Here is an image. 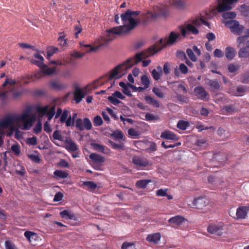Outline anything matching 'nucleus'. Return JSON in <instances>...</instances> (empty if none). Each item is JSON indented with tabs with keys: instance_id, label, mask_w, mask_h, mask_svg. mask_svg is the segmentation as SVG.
<instances>
[{
	"instance_id": "obj_10",
	"label": "nucleus",
	"mask_w": 249,
	"mask_h": 249,
	"mask_svg": "<svg viewBox=\"0 0 249 249\" xmlns=\"http://www.w3.org/2000/svg\"><path fill=\"white\" fill-rule=\"evenodd\" d=\"M223 224H211L208 227L207 231L211 234L221 235L223 233Z\"/></svg>"
},
{
	"instance_id": "obj_61",
	"label": "nucleus",
	"mask_w": 249,
	"mask_h": 249,
	"mask_svg": "<svg viewBox=\"0 0 249 249\" xmlns=\"http://www.w3.org/2000/svg\"><path fill=\"white\" fill-rule=\"evenodd\" d=\"M69 112L68 110H64L60 117V121L61 123H64L67 120Z\"/></svg>"
},
{
	"instance_id": "obj_3",
	"label": "nucleus",
	"mask_w": 249,
	"mask_h": 249,
	"mask_svg": "<svg viewBox=\"0 0 249 249\" xmlns=\"http://www.w3.org/2000/svg\"><path fill=\"white\" fill-rule=\"evenodd\" d=\"M33 116L30 114V110L28 109L21 115L16 116H7L3 119L0 120V130L11 126L15 122H19L23 123L21 129L23 130H29L32 126Z\"/></svg>"
},
{
	"instance_id": "obj_38",
	"label": "nucleus",
	"mask_w": 249,
	"mask_h": 249,
	"mask_svg": "<svg viewBox=\"0 0 249 249\" xmlns=\"http://www.w3.org/2000/svg\"><path fill=\"white\" fill-rule=\"evenodd\" d=\"M108 142L111 145L113 149L119 150H124V145L123 143H117L111 140H109Z\"/></svg>"
},
{
	"instance_id": "obj_33",
	"label": "nucleus",
	"mask_w": 249,
	"mask_h": 249,
	"mask_svg": "<svg viewBox=\"0 0 249 249\" xmlns=\"http://www.w3.org/2000/svg\"><path fill=\"white\" fill-rule=\"evenodd\" d=\"M110 137L116 140H120L124 137V134L121 130H116L110 134Z\"/></svg>"
},
{
	"instance_id": "obj_31",
	"label": "nucleus",
	"mask_w": 249,
	"mask_h": 249,
	"mask_svg": "<svg viewBox=\"0 0 249 249\" xmlns=\"http://www.w3.org/2000/svg\"><path fill=\"white\" fill-rule=\"evenodd\" d=\"M60 216L67 219H75V215L73 213H71L68 210H64L60 213Z\"/></svg>"
},
{
	"instance_id": "obj_28",
	"label": "nucleus",
	"mask_w": 249,
	"mask_h": 249,
	"mask_svg": "<svg viewBox=\"0 0 249 249\" xmlns=\"http://www.w3.org/2000/svg\"><path fill=\"white\" fill-rule=\"evenodd\" d=\"M54 177L57 179L66 178L68 176V173L61 170H56L53 172Z\"/></svg>"
},
{
	"instance_id": "obj_34",
	"label": "nucleus",
	"mask_w": 249,
	"mask_h": 249,
	"mask_svg": "<svg viewBox=\"0 0 249 249\" xmlns=\"http://www.w3.org/2000/svg\"><path fill=\"white\" fill-rule=\"evenodd\" d=\"M58 51V49L57 48L53 47V46H50L47 48V58L49 59L50 57L54 53H55L57 51Z\"/></svg>"
},
{
	"instance_id": "obj_19",
	"label": "nucleus",
	"mask_w": 249,
	"mask_h": 249,
	"mask_svg": "<svg viewBox=\"0 0 249 249\" xmlns=\"http://www.w3.org/2000/svg\"><path fill=\"white\" fill-rule=\"evenodd\" d=\"M237 111L233 105H225L221 107V111L223 114H231Z\"/></svg>"
},
{
	"instance_id": "obj_6",
	"label": "nucleus",
	"mask_w": 249,
	"mask_h": 249,
	"mask_svg": "<svg viewBox=\"0 0 249 249\" xmlns=\"http://www.w3.org/2000/svg\"><path fill=\"white\" fill-rule=\"evenodd\" d=\"M132 162L138 169H143L150 165L149 160L146 158L138 156L133 158Z\"/></svg>"
},
{
	"instance_id": "obj_53",
	"label": "nucleus",
	"mask_w": 249,
	"mask_h": 249,
	"mask_svg": "<svg viewBox=\"0 0 249 249\" xmlns=\"http://www.w3.org/2000/svg\"><path fill=\"white\" fill-rule=\"evenodd\" d=\"M178 54H180L181 55L183 56L184 59H186L185 63L186 64L190 67L192 68L193 67V64L187 58L185 54V53L182 51H178Z\"/></svg>"
},
{
	"instance_id": "obj_41",
	"label": "nucleus",
	"mask_w": 249,
	"mask_h": 249,
	"mask_svg": "<svg viewBox=\"0 0 249 249\" xmlns=\"http://www.w3.org/2000/svg\"><path fill=\"white\" fill-rule=\"evenodd\" d=\"M236 16V14L233 12H226L222 14V17L225 19H233Z\"/></svg>"
},
{
	"instance_id": "obj_64",
	"label": "nucleus",
	"mask_w": 249,
	"mask_h": 249,
	"mask_svg": "<svg viewBox=\"0 0 249 249\" xmlns=\"http://www.w3.org/2000/svg\"><path fill=\"white\" fill-rule=\"evenodd\" d=\"M179 69L183 74H186L188 72V69L187 66L183 63H181L179 66Z\"/></svg>"
},
{
	"instance_id": "obj_52",
	"label": "nucleus",
	"mask_w": 249,
	"mask_h": 249,
	"mask_svg": "<svg viewBox=\"0 0 249 249\" xmlns=\"http://www.w3.org/2000/svg\"><path fill=\"white\" fill-rule=\"evenodd\" d=\"M28 157L31 160L35 162L38 163L40 161V158L38 155L32 154L28 155Z\"/></svg>"
},
{
	"instance_id": "obj_54",
	"label": "nucleus",
	"mask_w": 249,
	"mask_h": 249,
	"mask_svg": "<svg viewBox=\"0 0 249 249\" xmlns=\"http://www.w3.org/2000/svg\"><path fill=\"white\" fill-rule=\"evenodd\" d=\"M239 68V66H236L232 63L230 64L228 66V70L231 73H233L236 71Z\"/></svg>"
},
{
	"instance_id": "obj_60",
	"label": "nucleus",
	"mask_w": 249,
	"mask_h": 249,
	"mask_svg": "<svg viewBox=\"0 0 249 249\" xmlns=\"http://www.w3.org/2000/svg\"><path fill=\"white\" fill-rule=\"evenodd\" d=\"M44 75H48L46 72L43 71L42 70L40 71H36L34 74V77L35 79H40L43 77Z\"/></svg>"
},
{
	"instance_id": "obj_62",
	"label": "nucleus",
	"mask_w": 249,
	"mask_h": 249,
	"mask_svg": "<svg viewBox=\"0 0 249 249\" xmlns=\"http://www.w3.org/2000/svg\"><path fill=\"white\" fill-rule=\"evenodd\" d=\"M6 249H16L15 245L10 241H6L5 242Z\"/></svg>"
},
{
	"instance_id": "obj_40",
	"label": "nucleus",
	"mask_w": 249,
	"mask_h": 249,
	"mask_svg": "<svg viewBox=\"0 0 249 249\" xmlns=\"http://www.w3.org/2000/svg\"><path fill=\"white\" fill-rule=\"evenodd\" d=\"M92 146L94 150L105 153V146L97 143H92Z\"/></svg>"
},
{
	"instance_id": "obj_9",
	"label": "nucleus",
	"mask_w": 249,
	"mask_h": 249,
	"mask_svg": "<svg viewBox=\"0 0 249 249\" xmlns=\"http://www.w3.org/2000/svg\"><path fill=\"white\" fill-rule=\"evenodd\" d=\"M32 63L38 66L43 71L46 72L47 74L51 75L54 73L55 71V68L54 67L52 68H49L47 65L43 63V61L39 60H36L35 59H32L31 60Z\"/></svg>"
},
{
	"instance_id": "obj_55",
	"label": "nucleus",
	"mask_w": 249,
	"mask_h": 249,
	"mask_svg": "<svg viewBox=\"0 0 249 249\" xmlns=\"http://www.w3.org/2000/svg\"><path fill=\"white\" fill-rule=\"evenodd\" d=\"M174 4L179 8H184L185 6V2L182 0H175Z\"/></svg>"
},
{
	"instance_id": "obj_22",
	"label": "nucleus",
	"mask_w": 249,
	"mask_h": 249,
	"mask_svg": "<svg viewBox=\"0 0 249 249\" xmlns=\"http://www.w3.org/2000/svg\"><path fill=\"white\" fill-rule=\"evenodd\" d=\"M160 234L159 232L149 234L146 237V240L147 241L155 244L157 243L160 241Z\"/></svg>"
},
{
	"instance_id": "obj_63",
	"label": "nucleus",
	"mask_w": 249,
	"mask_h": 249,
	"mask_svg": "<svg viewBox=\"0 0 249 249\" xmlns=\"http://www.w3.org/2000/svg\"><path fill=\"white\" fill-rule=\"evenodd\" d=\"M167 189H166L165 190L160 189H159L156 191V195L158 196H164L166 195Z\"/></svg>"
},
{
	"instance_id": "obj_7",
	"label": "nucleus",
	"mask_w": 249,
	"mask_h": 249,
	"mask_svg": "<svg viewBox=\"0 0 249 249\" xmlns=\"http://www.w3.org/2000/svg\"><path fill=\"white\" fill-rule=\"evenodd\" d=\"M75 127L80 131L84 130L85 128L89 130L92 128V124L88 118H85L83 121L81 118H78L76 120Z\"/></svg>"
},
{
	"instance_id": "obj_12",
	"label": "nucleus",
	"mask_w": 249,
	"mask_h": 249,
	"mask_svg": "<svg viewBox=\"0 0 249 249\" xmlns=\"http://www.w3.org/2000/svg\"><path fill=\"white\" fill-rule=\"evenodd\" d=\"M249 211V206H240L236 210V218L237 219H244L246 218Z\"/></svg>"
},
{
	"instance_id": "obj_47",
	"label": "nucleus",
	"mask_w": 249,
	"mask_h": 249,
	"mask_svg": "<svg viewBox=\"0 0 249 249\" xmlns=\"http://www.w3.org/2000/svg\"><path fill=\"white\" fill-rule=\"evenodd\" d=\"M186 53L189 56V58L193 62H196L197 60L196 57V56L193 50L191 49H187Z\"/></svg>"
},
{
	"instance_id": "obj_35",
	"label": "nucleus",
	"mask_w": 249,
	"mask_h": 249,
	"mask_svg": "<svg viewBox=\"0 0 249 249\" xmlns=\"http://www.w3.org/2000/svg\"><path fill=\"white\" fill-rule=\"evenodd\" d=\"M189 125V123L188 122L180 120L178 123L177 127L181 130H185L187 128Z\"/></svg>"
},
{
	"instance_id": "obj_48",
	"label": "nucleus",
	"mask_w": 249,
	"mask_h": 249,
	"mask_svg": "<svg viewBox=\"0 0 249 249\" xmlns=\"http://www.w3.org/2000/svg\"><path fill=\"white\" fill-rule=\"evenodd\" d=\"M152 91L154 94L160 98H162L164 97L163 93L160 89L157 87H154L152 89Z\"/></svg>"
},
{
	"instance_id": "obj_26",
	"label": "nucleus",
	"mask_w": 249,
	"mask_h": 249,
	"mask_svg": "<svg viewBox=\"0 0 249 249\" xmlns=\"http://www.w3.org/2000/svg\"><path fill=\"white\" fill-rule=\"evenodd\" d=\"M192 23L196 26H200L201 24H203L209 28H210L211 24L210 22H207L202 18H196L192 20Z\"/></svg>"
},
{
	"instance_id": "obj_57",
	"label": "nucleus",
	"mask_w": 249,
	"mask_h": 249,
	"mask_svg": "<svg viewBox=\"0 0 249 249\" xmlns=\"http://www.w3.org/2000/svg\"><path fill=\"white\" fill-rule=\"evenodd\" d=\"M53 138L54 140L62 141V136L61 134V133L60 131L57 130L54 131L53 134Z\"/></svg>"
},
{
	"instance_id": "obj_11",
	"label": "nucleus",
	"mask_w": 249,
	"mask_h": 249,
	"mask_svg": "<svg viewBox=\"0 0 249 249\" xmlns=\"http://www.w3.org/2000/svg\"><path fill=\"white\" fill-rule=\"evenodd\" d=\"M87 94V92L76 87L73 92V99L76 104L79 103Z\"/></svg>"
},
{
	"instance_id": "obj_4",
	"label": "nucleus",
	"mask_w": 249,
	"mask_h": 249,
	"mask_svg": "<svg viewBox=\"0 0 249 249\" xmlns=\"http://www.w3.org/2000/svg\"><path fill=\"white\" fill-rule=\"evenodd\" d=\"M225 25L230 29L232 33L238 36L241 35L245 29V27L240 25L239 22L235 20H231L226 22Z\"/></svg>"
},
{
	"instance_id": "obj_8",
	"label": "nucleus",
	"mask_w": 249,
	"mask_h": 249,
	"mask_svg": "<svg viewBox=\"0 0 249 249\" xmlns=\"http://www.w3.org/2000/svg\"><path fill=\"white\" fill-rule=\"evenodd\" d=\"M238 0H222L217 5L216 9L217 11L220 13L230 10L232 8L231 5Z\"/></svg>"
},
{
	"instance_id": "obj_21",
	"label": "nucleus",
	"mask_w": 249,
	"mask_h": 249,
	"mask_svg": "<svg viewBox=\"0 0 249 249\" xmlns=\"http://www.w3.org/2000/svg\"><path fill=\"white\" fill-rule=\"evenodd\" d=\"M89 158L96 163H102L105 162V158L96 153H91L89 155Z\"/></svg>"
},
{
	"instance_id": "obj_49",
	"label": "nucleus",
	"mask_w": 249,
	"mask_h": 249,
	"mask_svg": "<svg viewBox=\"0 0 249 249\" xmlns=\"http://www.w3.org/2000/svg\"><path fill=\"white\" fill-rule=\"evenodd\" d=\"M159 119V117L155 116L150 113H146L145 114V120L148 121H156Z\"/></svg>"
},
{
	"instance_id": "obj_15",
	"label": "nucleus",
	"mask_w": 249,
	"mask_h": 249,
	"mask_svg": "<svg viewBox=\"0 0 249 249\" xmlns=\"http://www.w3.org/2000/svg\"><path fill=\"white\" fill-rule=\"evenodd\" d=\"M160 137L163 139L174 141H178V135L169 130L162 132L161 133Z\"/></svg>"
},
{
	"instance_id": "obj_45",
	"label": "nucleus",
	"mask_w": 249,
	"mask_h": 249,
	"mask_svg": "<svg viewBox=\"0 0 249 249\" xmlns=\"http://www.w3.org/2000/svg\"><path fill=\"white\" fill-rule=\"evenodd\" d=\"M93 124L95 126H99L103 124V121L101 116L97 115L94 117L93 120Z\"/></svg>"
},
{
	"instance_id": "obj_51",
	"label": "nucleus",
	"mask_w": 249,
	"mask_h": 249,
	"mask_svg": "<svg viewBox=\"0 0 249 249\" xmlns=\"http://www.w3.org/2000/svg\"><path fill=\"white\" fill-rule=\"evenodd\" d=\"M241 82L244 84L249 83V72H245L241 75Z\"/></svg>"
},
{
	"instance_id": "obj_17",
	"label": "nucleus",
	"mask_w": 249,
	"mask_h": 249,
	"mask_svg": "<svg viewBox=\"0 0 249 249\" xmlns=\"http://www.w3.org/2000/svg\"><path fill=\"white\" fill-rule=\"evenodd\" d=\"M206 84L210 87L213 91H216L219 90L220 85L219 82L215 80H208Z\"/></svg>"
},
{
	"instance_id": "obj_25",
	"label": "nucleus",
	"mask_w": 249,
	"mask_h": 249,
	"mask_svg": "<svg viewBox=\"0 0 249 249\" xmlns=\"http://www.w3.org/2000/svg\"><path fill=\"white\" fill-rule=\"evenodd\" d=\"M144 99L148 104L151 105L155 107H160V103L151 96L146 95L145 96Z\"/></svg>"
},
{
	"instance_id": "obj_44",
	"label": "nucleus",
	"mask_w": 249,
	"mask_h": 249,
	"mask_svg": "<svg viewBox=\"0 0 249 249\" xmlns=\"http://www.w3.org/2000/svg\"><path fill=\"white\" fill-rule=\"evenodd\" d=\"M141 82L142 84L145 87V88H148L149 87L150 80L147 75H143L141 77Z\"/></svg>"
},
{
	"instance_id": "obj_20",
	"label": "nucleus",
	"mask_w": 249,
	"mask_h": 249,
	"mask_svg": "<svg viewBox=\"0 0 249 249\" xmlns=\"http://www.w3.org/2000/svg\"><path fill=\"white\" fill-rule=\"evenodd\" d=\"M184 220L185 219L183 216L177 215L170 218L168 220V222L171 224H174L177 226H179L183 223Z\"/></svg>"
},
{
	"instance_id": "obj_1",
	"label": "nucleus",
	"mask_w": 249,
	"mask_h": 249,
	"mask_svg": "<svg viewBox=\"0 0 249 249\" xmlns=\"http://www.w3.org/2000/svg\"><path fill=\"white\" fill-rule=\"evenodd\" d=\"M179 36L178 33L171 32L168 38L165 39L160 38L158 44H155L149 47L147 50L137 53L134 57L128 58L123 63L114 68L109 75L101 77L96 81L95 83H97L98 85H102L105 82L121 78L126 73L128 69L140 62L142 59L153 55L167 45H172L175 44Z\"/></svg>"
},
{
	"instance_id": "obj_43",
	"label": "nucleus",
	"mask_w": 249,
	"mask_h": 249,
	"mask_svg": "<svg viewBox=\"0 0 249 249\" xmlns=\"http://www.w3.org/2000/svg\"><path fill=\"white\" fill-rule=\"evenodd\" d=\"M122 249H136L135 245L133 243L124 242L121 247Z\"/></svg>"
},
{
	"instance_id": "obj_27",
	"label": "nucleus",
	"mask_w": 249,
	"mask_h": 249,
	"mask_svg": "<svg viewBox=\"0 0 249 249\" xmlns=\"http://www.w3.org/2000/svg\"><path fill=\"white\" fill-rule=\"evenodd\" d=\"M50 86L52 89L58 90L63 89L66 87L65 85L56 81L51 82L50 83Z\"/></svg>"
},
{
	"instance_id": "obj_5",
	"label": "nucleus",
	"mask_w": 249,
	"mask_h": 249,
	"mask_svg": "<svg viewBox=\"0 0 249 249\" xmlns=\"http://www.w3.org/2000/svg\"><path fill=\"white\" fill-rule=\"evenodd\" d=\"M198 27L193 24L192 20L191 23L185 24L184 26L180 27L181 35L185 37L190 33L194 35H198L199 34V31L197 28Z\"/></svg>"
},
{
	"instance_id": "obj_2",
	"label": "nucleus",
	"mask_w": 249,
	"mask_h": 249,
	"mask_svg": "<svg viewBox=\"0 0 249 249\" xmlns=\"http://www.w3.org/2000/svg\"><path fill=\"white\" fill-rule=\"evenodd\" d=\"M140 11H133L127 10L125 13L122 14L121 18L123 23V26L113 28L108 31V34L123 35L132 30L136 27L139 22L135 19V18L140 14Z\"/></svg>"
},
{
	"instance_id": "obj_32",
	"label": "nucleus",
	"mask_w": 249,
	"mask_h": 249,
	"mask_svg": "<svg viewBox=\"0 0 249 249\" xmlns=\"http://www.w3.org/2000/svg\"><path fill=\"white\" fill-rule=\"evenodd\" d=\"M151 182L150 179H141L138 180L136 183V186L139 188H144L148 183Z\"/></svg>"
},
{
	"instance_id": "obj_37",
	"label": "nucleus",
	"mask_w": 249,
	"mask_h": 249,
	"mask_svg": "<svg viewBox=\"0 0 249 249\" xmlns=\"http://www.w3.org/2000/svg\"><path fill=\"white\" fill-rule=\"evenodd\" d=\"M248 37L245 36H239L236 39V42L237 44V46L238 47H240L242 45H244L246 44Z\"/></svg>"
},
{
	"instance_id": "obj_18",
	"label": "nucleus",
	"mask_w": 249,
	"mask_h": 249,
	"mask_svg": "<svg viewBox=\"0 0 249 249\" xmlns=\"http://www.w3.org/2000/svg\"><path fill=\"white\" fill-rule=\"evenodd\" d=\"M236 53V50L232 47H227L225 49V55L227 59L231 60L233 59Z\"/></svg>"
},
{
	"instance_id": "obj_50",
	"label": "nucleus",
	"mask_w": 249,
	"mask_h": 249,
	"mask_svg": "<svg viewBox=\"0 0 249 249\" xmlns=\"http://www.w3.org/2000/svg\"><path fill=\"white\" fill-rule=\"evenodd\" d=\"M55 106H53L51 107V108L50 109V110L48 111L46 115H47L48 116V120H51L54 115L55 114Z\"/></svg>"
},
{
	"instance_id": "obj_29",
	"label": "nucleus",
	"mask_w": 249,
	"mask_h": 249,
	"mask_svg": "<svg viewBox=\"0 0 249 249\" xmlns=\"http://www.w3.org/2000/svg\"><path fill=\"white\" fill-rule=\"evenodd\" d=\"M80 46L81 47H84V49H83V51H85L86 53L95 52V51H97V50H98L100 47V46L94 47V46H92L91 45H89V44L85 45L82 43H80Z\"/></svg>"
},
{
	"instance_id": "obj_56",
	"label": "nucleus",
	"mask_w": 249,
	"mask_h": 249,
	"mask_svg": "<svg viewBox=\"0 0 249 249\" xmlns=\"http://www.w3.org/2000/svg\"><path fill=\"white\" fill-rule=\"evenodd\" d=\"M107 99H108V100L111 103H112L113 105H115V106L118 105L119 103H121V101L120 100H119L117 98L115 97L114 96H113L112 95L108 96Z\"/></svg>"
},
{
	"instance_id": "obj_16",
	"label": "nucleus",
	"mask_w": 249,
	"mask_h": 249,
	"mask_svg": "<svg viewBox=\"0 0 249 249\" xmlns=\"http://www.w3.org/2000/svg\"><path fill=\"white\" fill-rule=\"evenodd\" d=\"M194 92L196 95L199 96V98L204 100L208 96V93L205 89L201 86H198L195 88Z\"/></svg>"
},
{
	"instance_id": "obj_46",
	"label": "nucleus",
	"mask_w": 249,
	"mask_h": 249,
	"mask_svg": "<svg viewBox=\"0 0 249 249\" xmlns=\"http://www.w3.org/2000/svg\"><path fill=\"white\" fill-rule=\"evenodd\" d=\"M11 150L15 155L18 156L20 153V145L18 143L13 144L11 146Z\"/></svg>"
},
{
	"instance_id": "obj_39",
	"label": "nucleus",
	"mask_w": 249,
	"mask_h": 249,
	"mask_svg": "<svg viewBox=\"0 0 249 249\" xmlns=\"http://www.w3.org/2000/svg\"><path fill=\"white\" fill-rule=\"evenodd\" d=\"M49 106L47 105L44 107H37L36 108L37 111L42 115H46L49 109Z\"/></svg>"
},
{
	"instance_id": "obj_59",
	"label": "nucleus",
	"mask_w": 249,
	"mask_h": 249,
	"mask_svg": "<svg viewBox=\"0 0 249 249\" xmlns=\"http://www.w3.org/2000/svg\"><path fill=\"white\" fill-rule=\"evenodd\" d=\"M42 128V124L40 121H38L34 128V132L36 134H38L41 131Z\"/></svg>"
},
{
	"instance_id": "obj_24",
	"label": "nucleus",
	"mask_w": 249,
	"mask_h": 249,
	"mask_svg": "<svg viewBox=\"0 0 249 249\" xmlns=\"http://www.w3.org/2000/svg\"><path fill=\"white\" fill-rule=\"evenodd\" d=\"M24 235L30 243L33 242L34 241L36 240L38 238L36 233L30 231H26Z\"/></svg>"
},
{
	"instance_id": "obj_36",
	"label": "nucleus",
	"mask_w": 249,
	"mask_h": 249,
	"mask_svg": "<svg viewBox=\"0 0 249 249\" xmlns=\"http://www.w3.org/2000/svg\"><path fill=\"white\" fill-rule=\"evenodd\" d=\"M247 47L241 48L238 52V56L240 58H246L248 56L249 50Z\"/></svg>"
},
{
	"instance_id": "obj_23",
	"label": "nucleus",
	"mask_w": 249,
	"mask_h": 249,
	"mask_svg": "<svg viewBox=\"0 0 249 249\" xmlns=\"http://www.w3.org/2000/svg\"><path fill=\"white\" fill-rule=\"evenodd\" d=\"M158 71L154 69L151 72V75L153 78L156 81L160 79L162 73V68L160 66H158L157 68Z\"/></svg>"
},
{
	"instance_id": "obj_14",
	"label": "nucleus",
	"mask_w": 249,
	"mask_h": 249,
	"mask_svg": "<svg viewBox=\"0 0 249 249\" xmlns=\"http://www.w3.org/2000/svg\"><path fill=\"white\" fill-rule=\"evenodd\" d=\"M65 148L69 151H75L78 150L77 144L70 138H67L65 141Z\"/></svg>"
},
{
	"instance_id": "obj_13",
	"label": "nucleus",
	"mask_w": 249,
	"mask_h": 249,
	"mask_svg": "<svg viewBox=\"0 0 249 249\" xmlns=\"http://www.w3.org/2000/svg\"><path fill=\"white\" fill-rule=\"evenodd\" d=\"M207 203L205 198L200 197L194 199L193 202L194 208L197 209H202L207 205Z\"/></svg>"
},
{
	"instance_id": "obj_42",
	"label": "nucleus",
	"mask_w": 249,
	"mask_h": 249,
	"mask_svg": "<svg viewBox=\"0 0 249 249\" xmlns=\"http://www.w3.org/2000/svg\"><path fill=\"white\" fill-rule=\"evenodd\" d=\"M16 84L17 81L15 79L9 78L7 77H6V78L5 79L4 82L2 85V87H5L8 85H9L10 86H14Z\"/></svg>"
},
{
	"instance_id": "obj_30",
	"label": "nucleus",
	"mask_w": 249,
	"mask_h": 249,
	"mask_svg": "<svg viewBox=\"0 0 249 249\" xmlns=\"http://www.w3.org/2000/svg\"><path fill=\"white\" fill-rule=\"evenodd\" d=\"M83 186L87 187V189L90 192L93 191L97 188V184L91 181H84L83 183Z\"/></svg>"
},
{
	"instance_id": "obj_58",
	"label": "nucleus",
	"mask_w": 249,
	"mask_h": 249,
	"mask_svg": "<svg viewBox=\"0 0 249 249\" xmlns=\"http://www.w3.org/2000/svg\"><path fill=\"white\" fill-rule=\"evenodd\" d=\"M176 98L179 102L181 103H187L188 102V98L183 95L178 94L176 95Z\"/></svg>"
}]
</instances>
